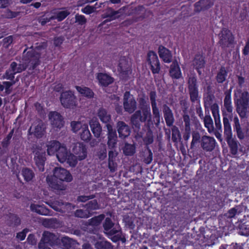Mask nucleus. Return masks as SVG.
<instances>
[{"instance_id": "f257e3e1", "label": "nucleus", "mask_w": 249, "mask_h": 249, "mask_svg": "<svg viewBox=\"0 0 249 249\" xmlns=\"http://www.w3.org/2000/svg\"><path fill=\"white\" fill-rule=\"evenodd\" d=\"M224 99V106L225 108L222 109L223 122L224 125V135L226 141L230 148L231 153L233 155H236L238 153V142L235 138L232 137L231 125L229 119L232 117L233 107L231 105V92L230 91H226L225 92Z\"/></svg>"}, {"instance_id": "f03ea898", "label": "nucleus", "mask_w": 249, "mask_h": 249, "mask_svg": "<svg viewBox=\"0 0 249 249\" xmlns=\"http://www.w3.org/2000/svg\"><path fill=\"white\" fill-rule=\"evenodd\" d=\"M72 177L69 171L61 167H55L53 176H48L46 181L52 191L56 193L59 191L65 190L66 186L63 182H71Z\"/></svg>"}, {"instance_id": "7ed1b4c3", "label": "nucleus", "mask_w": 249, "mask_h": 249, "mask_svg": "<svg viewBox=\"0 0 249 249\" xmlns=\"http://www.w3.org/2000/svg\"><path fill=\"white\" fill-rule=\"evenodd\" d=\"M142 111L138 110L131 116V124L135 131H138L141 127V123L150 121L151 118V109L149 105L143 106Z\"/></svg>"}, {"instance_id": "20e7f679", "label": "nucleus", "mask_w": 249, "mask_h": 249, "mask_svg": "<svg viewBox=\"0 0 249 249\" xmlns=\"http://www.w3.org/2000/svg\"><path fill=\"white\" fill-rule=\"evenodd\" d=\"M160 202L159 206L156 205L155 208L159 209L160 208L161 222L162 227H167V231L166 233L169 234L171 230V202L168 201L166 203L160 202L159 198H156Z\"/></svg>"}, {"instance_id": "39448f33", "label": "nucleus", "mask_w": 249, "mask_h": 249, "mask_svg": "<svg viewBox=\"0 0 249 249\" xmlns=\"http://www.w3.org/2000/svg\"><path fill=\"white\" fill-rule=\"evenodd\" d=\"M40 54L33 47L26 48L23 51L22 60L24 64L29 66V70H34L40 64Z\"/></svg>"}, {"instance_id": "423d86ee", "label": "nucleus", "mask_w": 249, "mask_h": 249, "mask_svg": "<svg viewBox=\"0 0 249 249\" xmlns=\"http://www.w3.org/2000/svg\"><path fill=\"white\" fill-rule=\"evenodd\" d=\"M236 106V110L241 118L247 116L248 112L249 105V93L247 91H244L241 94L239 98L236 100H234Z\"/></svg>"}, {"instance_id": "0eeeda50", "label": "nucleus", "mask_w": 249, "mask_h": 249, "mask_svg": "<svg viewBox=\"0 0 249 249\" xmlns=\"http://www.w3.org/2000/svg\"><path fill=\"white\" fill-rule=\"evenodd\" d=\"M33 153L34 155V160L36 165L39 171L43 172L47 160L45 150L41 146L35 145L33 146Z\"/></svg>"}, {"instance_id": "6e6552de", "label": "nucleus", "mask_w": 249, "mask_h": 249, "mask_svg": "<svg viewBox=\"0 0 249 249\" xmlns=\"http://www.w3.org/2000/svg\"><path fill=\"white\" fill-rule=\"evenodd\" d=\"M188 89L191 102L193 103H199L200 96L199 95L198 85L196 77L193 76L189 78Z\"/></svg>"}, {"instance_id": "1a4fd4ad", "label": "nucleus", "mask_w": 249, "mask_h": 249, "mask_svg": "<svg viewBox=\"0 0 249 249\" xmlns=\"http://www.w3.org/2000/svg\"><path fill=\"white\" fill-rule=\"evenodd\" d=\"M62 105L65 108H73L77 105V99L71 90L63 92L60 98Z\"/></svg>"}, {"instance_id": "9d476101", "label": "nucleus", "mask_w": 249, "mask_h": 249, "mask_svg": "<svg viewBox=\"0 0 249 249\" xmlns=\"http://www.w3.org/2000/svg\"><path fill=\"white\" fill-rule=\"evenodd\" d=\"M219 44L222 48H226L233 44L234 37L231 31L227 28H223L219 34Z\"/></svg>"}, {"instance_id": "9b49d317", "label": "nucleus", "mask_w": 249, "mask_h": 249, "mask_svg": "<svg viewBox=\"0 0 249 249\" xmlns=\"http://www.w3.org/2000/svg\"><path fill=\"white\" fill-rule=\"evenodd\" d=\"M233 122V131L236 133L237 137L239 140H242L246 137H249V124L242 127L237 116L234 117Z\"/></svg>"}, {"instance_id": "f8f14e48", "label": "nucleus", "mask_w": 249, "mask_h": 249, "mask_svg": "<svg viewBox=\"0 0 249 249\" xmlns=\"http://www.w3.org/2000/svg\"><path fill=\"white\" fill-rule=\"evenodd\" d=\"M123 107L125 112L131 114L137 108V102L129 91H125L123 98Z\"/></svg>"}, {"instance_id": "ddd939ff", "label": "nucleus", "mask_w": 249, "mask_h": 249, "mask_svg": "<svg viewBox=\"0 0 249 249\" xmlns=\"http://www.w3.org/2000/svg\"><path fill=\"white\" fill-rule=\"evenodd\" d=\"M147 62L153 74H158L160 71V64L157 53L153 51H149L147 54Z\"/></svg>"}, {"instance_id": "4468645a", "label": "nucleus", "mask_w": 249, "mask_h": 249, "mask_svg": "<svg viewBox=\"0 0 249 249\" xmlns=\"http://www.w3.org/2000/svg\"><path fill=\"white\" fill-rule=\"evenodd\" d=\"M50 206L55 211L62 213H70L75 207L73 204L69 202H64L60 199L55 200L52 202Z\"/></svg>"}, {"instance_id": "2eb2a0df", "label": "nucleus", "mask_w": 249, "mask_h": 249, "mask_svg": "<svg viewBox=\"0 0 249 249\" xmlns=\"http://www.w3.org/2000/svg\"><path fill=\"white\" fill-rule=\"evenodd\" d=\"M117 70L120 76L124 79H127L132 72L131 66L126 58L124 57L120 58L117 66Z\"/></svg>"}, {"instance_id": "dca6fc26", "label": "nucleus", "mask_w": 249, "mask_h": 249, "mask_svg": "<svg viewBox=\"0 0 249 249\" xmlns=\"http://www.w3.org/2000/svg\"><path fill=\"white\" fill-rule=\"evenodd\" d=\"M60 242V239L56 235L48 231H45L43 232L39 242L40 246L44 244L52 247L58 245Z\"/></svg>"}, {"instance_id": "f3484780", "label": "nucleus", "mask_w": 249, "mask_h": 249, "mask_svg": "<svg viewBox=\"0 0 249 249\" xmlns=\"http://www.w3.org/2000/svg\"><path fill=\"white\" fill-rule=\"evenodd\" d=\"M107 131V144L110 149H115L117 147L118 137L116 130L113 128L112 124L106 125Z\"/></svg>"}, {"instance_id": "a211bd4d", "label": "nucleus", "mask_w": 249, "mask_h": 249, "mask_svg": "<svg viewBox=\"0 0 249 249\" xmlns=\"http://www.w3.org/2000/svg\"><path fill=\"white\" fill-rule=\"evenodd\" d=\"M149 97L152 108L153 121L156 125H158L160 123V116L159 109L157 106L156 91H151L149 93Z\"/></svg>"}, {"instance_id": "6ab92c4d", "label": "nucleus", "mask_w": 249, "mask_h": 249, "mask_svg": "<svg viewBox=\"0 0 249 249\" xmlns=\"http://www.w3.org/2000/svg\"><path fill=\"white\" fill-rule=\"evenodd\" d=\"M96 78L98 80V85L102 88L107 87L114 81V78L110 74L104 72L97 73Z\"/></svg>"}, {"instance_id": "aec40b11", "label": "nucleus", "mask_w": 249, "mask_h": 249, "mask_svg": "<svg viewBox=\"0 0 249 249\" xmlns=\"http://www.w3.org/2000/svg\"><path fill=\"white\" fill-rule=\"evenodd\" d=\"M49 118L53 128L60 129L64 125V121L61 114L56 111H51L49 114Z\"/></svg>"}, {"instance_id": "412c9836", "label": "nucleus", "mask_w": 249, "mask_h": 249, "mask_svg": "<svg viewBox=\"0 0 249 249\" xmlns=\"http://www.w3.org/2000/svg\"><path fill=\"white\" fill-rule=\"evenodd\" d=\"M216 141L213 137L204 135L201 137V147L205 151H212L215 148Z\"/></svg>"}, {"instance_id": "4be33fe9", "label": "nucleus", "mask_w": 249, "mask_h": 249, "mask_svg": "<svg viewBox=\"0 0 249 249\" xmlns=\"http://www.w3.org/2000/svg\"><path fill=\"white\" fill-rule=\"evenodd\" d=\"M72 152L79 160H82L87 157V148L85 144L82 142H77L72 148Z\"/></svg>"}, {"instance_id": "5701e85b", "label": "nucleus", "mask_w": 249, "mask_h": 249, "mask_svg": "<svg viewBox=\"0 0 249 249\" xmlns=\"http://www.w3.org/2000/svg\"><path fill=\"white\" fill-rule=\"evenodd\" d=\"M97 116L100 121L106 124V125L111 124V115L107 109L103 107H100L97 111Z\"/></svg>"}, {"instance_id": "b1692460", "label": "nucleus", "mask_w": 249, "mask_h": 249, "mask_svg": "<svg viewBox=\"0 0 249 249\" xmlns=\"http://www.w3.org/2000/svg\"><path fill=\"white\" fill-rule=\"evenodd\" d=\"M117 129L119 134V137L124 139L127 137L130 134L131 129L130 127L123 121H119L117 123Z\"/></svg>"}, {"instance_id": "393cba45", "label": "nucleus", "mask_w": 249, "mask_h": 249, "mask_svg": "<svg viewBox=\"0 0 249 249\" xmlns=\"http://www.w3.org/2000/svg\"><path fill=\"white\" fill-rule=\"evenodd\" d=\"M205 57L202 54L197 53L195 55L193 61V65L198 75H200L202 74L201 69L205 67Z\"/></svg>"}, {"instance_id": "a878e982", "label": "nucleus", "mask_w": 249, "mask_h": 249, "mask_svg": "<svg viewBox=\"0 0 249 249\" xmlns=\"http://www.w3.org/2000/svg\"><path fill=\"white\" fill-rule=\"evenodd\" d=\"M211 109L214 120L216 131H220V132H221L222 125L220 121L218 105L214 103L212 107H211Z\"/></svg>"}, {"instance_id": "bb28decb", "label": "nucleus", "mask_w": 249, "mask_h": 249, "mask_svg": "<svg viewBox=\"0 0 249 249\" xmlns=\"http://www.w3.org/2000/svg\"><path fill=\"white\" fill-rule=\"evenodd\" d=\"M211 0H199L194 4V10L200 12L209 9L213 5Z\"/></svg>"}, {"instance_id": "cd10ccee", "label": "nucleus", "mask_w": 249, "mask_h": 249, "mask_svg": "<svg viewBox=\"0 0 249 249\" xmlns=\"http://www.w3.org/2000/svg\"><path fill=\"white\" fill-rule=\"evenodd\" d=\"M75 88L82 96L88 99H92L94 96V92L89 87L83 86H76Z\"/></svg>"}, {"instance_id": "c85d7f7f", "label": "nucleus", "mask_w": 249, "mask_h": 249, "mask_svg": "<svg viewBox=\"0 0 249 249\" xmlns=\"http://www.w3.org/2000/svg\"><path fill=\"white\" fill-rule=\"evenodd\" d=\"M89 124L94 137L99 138L102 131V127L98 121L92 119L90 120Z\"/></svg>"}, {"instance_id": "c756f323", "label": "nucleus", "mask_w": 249, "mask_h": 249, "mask_svg": "<svg viewBox=\"0 0 249 249\" xmlns=\"http://www.w3.org/2000/svg\"><path fill=\"white\" fill-rule=\"evenodd\" d=\"M61 145V143L57 141H52L48 142L47 144L48 154L50 156L56 154L58 149Z\"/></svg>"}, {"instance_id": "7c9ffc66", "label": "nucleus", "mask_w": 249, "mask_h": 249, "mask_svg": "<svg viewBox=\"0 0 249 249\" xmlns=\"http://www.w3.org/2000/svg\"><path fill=\"white\" fill-rule=\"evenodd\" d=\"M70 153L71 151L67 149L66 146L62 145L60 148L58 149L56 156L59 162L64 163L67 160V158Z\"/></svg>"}, {"instance_id": "2f4dec72", "label": "nucleus", "mask_w": 249, "mask_h": 249, "mask_svg": "<svg viewBox=\"0 0 249 249\" xmlns=\"http://www.w3.org/2000/svg\"><path fill=\"white\" fill-rule=\"evenodd\" d=\"M159 54L160 58L165 62L169 63L171 62V55L170 54V51L162 45L159 47Z\"/></svg>"}, {"instance_id": "473e14b6", "label": "nucleus", "mask_w": 249, "mask_h": 249, "mask_svg": "<svg viewBox=\"0 0 249 249\" xmlns=\"http://www.w3.org/2000/svg\"><path fill=\"white\" fill-rule=\"evenodd\" d=\"M228 73L227 69L224 66H221L218 71L215 77L216 82L218 84L223 83L226 80Z\"/></svg>"}, {"instance_id": "72a5a7b5", "label": "nucleus", "mask_w": 249, "mask_h": 249, "mask_svg": "<svg viewBox=\"0 0 249 249\" xmlns=\"http://www.w3.org/2000/svg\"><path fill=\"white\" fill-rule=\"evenodd\" d=\"M246 207L244 205H237L234 207L230 209L225 215L228 218H231L234 217L236 215H239L245 210Z\"/></svg>"}, {"instance_id": "f704fd0d", "label": "nucleus", "mask_w": 249, "mask_h": 249, "mask_svg": "<svg viewBox=\"0 0 249 249\" xmlns=\"http://www.w3.org/2000/svg\"><path fill=\"white\" fill-rule=\"evenodd\" d=\"M30 209L32 212H36L41 215H47L50 213V210L44 206L31 204Z\"/></svg>"}, {"instance_id": "c9c22d12", "label": "nucleus", "mask_w": 249, "mask_h": 249, "mask_svg": "<svg viewBox=\"0 0 249 249\" xmlns=\"http://www.w3.org/2000/svg\"><path fill=\"white\" fill-rule=\"evenodd\" d=\"M94 245L96 249H114L113 245L110 242L104 239L97 240Z\"/></svg>"}, {"instance_id": "e433bc0d", "label": "nucleus", "mask_w": 249, "mask_h": 249, "mask_svg": "<svg viewBox=\"0 0 249 249\" xmlns=\"http://www.w3.org/2000/svg\"><path fill=\"white\" fill-rule=\"evenodd\" d=\"M192 135V140L191 142L190 149L194 150L198 146L199 143H201V138L200 133L197 131H193Z\"/></svg>"}, {"instance_id": "4c0bfd02", "label": "nucleus", "mask_w": 249, "mask_h": 249, "mask_svg": "<svg viewBox=\"0 0 249 249\" xmlns=\"http://www.w3.org/2000/svg\"><path fill=\"white\" fill-rule=\"evenodd\" d=\"M80 138L85 142H89L91 138V134L89 130V126L87 124H84V127L79 132Z\"/></svg>"}, {"instance_id": "58836bf2", "label": "nucleus", "mask_w": 249, "mask_h": 249, "mask_svg": "<svg viewBox=\"0 0 249 249\" xmlns=\"http://www.w3.org/2000/svg\"><path fill=\"white\" fill-rule=\"evenodd\" d=\"M21 175L24 180L26 182L32 180L35 177L34 171L31 169L27 167L23 168L21 170Z\"/></svg>"}, {"instance_id": "ea45409f", "label": "nucleus", "mask_w": 249, "mask_h": 249, "mask_svg": "<svg viewBox=\"0 0 249 249\" xmlns=\"http://www.w3.org/2000/svg\"><path fill=\"white\" fill-rule=\"evenodd\" d=\"M45 127L44 123L40 121L38 124L35 126L34 131L33 132L34 136L38 138H41L44 135Z\"/></svg>"}, {"instance_id": "a19ab883", "label": "nucleus", "mask_w": 249, "mask_h": 249, "mask_svg": "<svg viewBox=\"0 0 249 249\" xmlns=\"http://www.w3.org/2000/svg\"><path fill=\"white\" fill-rule=\"evenodd\" d=\"M181 76V70L177 61H172V79H179Z\"/></svg>"}, {"instance_id": "79ce46f5", "label": "nucleus", "mask_w": 249, "mask_h": 249, "mask_svg": "<svg viewBox=\"0 0 249 249\" xmlns=\"http://www.w3.org/2000/svg\"><path fill=\"white\" fill-rule=\"evenodd\" d=\"M84 207L89 212L92 213L93 211L100 209V205L96 199H93L87 203Z\"/></svg>"}, {"instance_id": "37998d69", "label": "nucleus", "mask_w": 249, "mask_h": 249, "mask_svg": "<svg viewBox=\"0 0 249 249\" xmlns=\"http://www.w3.org/2000/svg\"><path fill=\"white\" fill-rule=\"evenodd\" d=\"M119 13L118 11H115L111 8H108L106 12L102 15V17L103 18H108L116 19L119 17V16L118 15Z\"/></svg>"}, {"instance_id": "c03bdc74", "label": "nucleus", "mask_w": 249, "mask_h": 249, "mask_svg": "<svg viewBox=\"0 0 249 249\" xmlns=\"http://www.w3.org/2000/svg\"><path fill=\"white\" fill-rule=\"evenodd\" d=\"M205 127L207 128L209 133H212L214 131L213 121L210 115H205L204 119Z\"/></svg>"}, {"instance_id": "a18cd8bd", "label": "nucleus", "mask_w": 249, "mask_h": 249, "mask_svg": "<svg viewBox=\"0 0 249 249\" xmlns=\"http://www.w3.org/2000/svg\"><path fill=\"white\" fill-rule=\"evenodd\" d=\"M61 242L63 249H70L74 244L75 241L68 236H64L62 238Z\"/></svg>"}, {"instance_id": "49530a36", "label": "nucleus", "mask_w": 249, "mask_h": 249, "mask_svg": "<svg viewBox=\"0 0 249 249\" xmlns=\"http://www.w3.org/2000/svg\"><path fill=\"white\" fill-rule=\"evenodd\" d=\"M105 217V216L104 214H101L98 216H95L89 220V225L92 226H98L104 220Z\"/></svg>"}, {"instance_id": "de8ad7c7", "label": "nucleus", "mask_w": 249, "mask_h": 249, "mask_svg": "<svg viewBox=\"0 0 249 249\" xmlns=\"http://www.w3.org/2000/svg\"><path fill=\"white\" fill-rule=\"evenodd\" d=\"M214 99V96L213 94L211 92H208L206 95L204 96V104L205 107L212 106L213 101Z\"/></svg>"}, {"instance_id": "09e8293b", "label": "nucleus", "mask_w": 249, "mask_h": 249, "mask_svg": "<svg viewBox=\"0 0 249 249\" xmlns=\"http://www.w3.org/2000/svg\"><path fill=\"white\" fill-rule=\"evenodd\" d=\"M163 111L167 125L171 126V110L168 107L165 106L164 107Z\"/></svg>"}, {"instance_id": "8fccbe9b", "label": "nucleus", "mask_w": 249, "mask_h": 249, "mask_svg": "<svg viewBox=\"0 0 249 249\" xmlns=\"http://www.w3.org/2000/svg\"><path fill=\"white\" fill-rule=\"evenodd\" d=\"M78 159L74 154L70 153L67 158L66 162L71 167H74L77 164Z\"/></svg>"}, {"instance_id": "3c124183", "label": "nucleus", "mask_w": 249, "mask_h": 249, "mask_svg": "<svg viewBox=\"0 0 249 249\" xmlns=\"http://www.w3.org/2000/svg\"><path fill=\"white\" fill-rule=\"evenodd\" d=\"M174 122V119L173 117V115L172 114V124ZM181 139V135L179 133L178 129L174 125L172 124V141L173 142H177L178 139L180 140Z\"/></svg>"}, {"instance_id": "603ef678", "label": "nucleus", "mask_w": 249, "mask_h": 249, "mask_svg": "<svg viewBox=\"0 0 249 249\" xmlns=\"http://www.w3.org/2000/svg\"><path fill=\"white\" fill-rule=\"evenodd\" d=\"M123 152L126 156H132L135 152V147L132 144L126 143L123 149Z\"/></svg>"}, {"instance_id": "864d4df0", "label": "nucleus", "mask_w": 249, "mask_h": 249, "mask_svg": "<svg viewBox=\"0 0 249 249\" xmlns=\"http://www.w3.org/2000/svg\"><path fill=\"white\" fill-rule=\"evenodd\" d=\"M91 215L92 213L89 212L86 209V210L78 209L74 213V215L80 218H88Z\"/></svg>"}, {"instance_id": "5fc2aeb1", "label": "nucleus", "mask_w": 249, "mask_h": 249, "mask_svg": "<svg viewBox=\"0 0 249 249\" xmlns=\"http://www.w3.org/2000/svg\"><path fill=\"white\" fill-rule=\"evenodd\" d=\"M72 130L74 133L80 132L84 127V124L80 122L73 121L71 123Z\"/></svg>"}, {"instance_id": "6e6d98bb", "label": "nucleus", "mask_w": 249, "mask_h": 249, "mask_svg": "<svg viewBox=\"0 0 249 249\" xmlns=\"http://www.w3.org/2000/svg\"><path fill=\"white\" fill-rule=\"evenodd\" d=\"M239 228L245 230L249 228V214L244 215V218L240 220Z\"/></svg>"}, {"instance_id": "4d7b16f0", "label": "nucleus", "mask_w": 249, "mask_h": 249, "mask_svg": "<svg viewBox=\"0 0 249 249\" xmlns=\"http://www.w3.org/2000/svg\"><path fill=\"white\" fill-rule=\"evenodd\" d=\"M16 83V80H13V81H3L2 85L4 87L5 89V93L6 94H9L12 92V89L11 87L15 85Z\"/></svg>"}, {"instance_id": "13d9d810", "label": "nucleus", "mask_w": 249, "mask_h": 249, "mask_svg": "<svg viewBox=\"0 0 249 249\" xmlns=\"http://www.w3.org/2000/svg\"><path fill=\"white\" fill-rule=\"evenodd\" d=\"M143 161L146 164H150L153 160V153L151 150L148 149L144 152Z\"/></svg>"}, {"instance_id": "bf43d9fd", "label": "nucleus", "mask_w": 249, "mask_h": 249, "mask_svg": "<svg viewBox=\"0 0 249 249\" xmlns=\"http://www.w3.org/2000/svg\"><path fill=\"white\" fill-rule=\"evenodd\" d=\"M9 218L11 223L14 224L15 226H18L21 223V220L20 218L16 214L10 213L9 214Z\"/></svg>"}, {"instance_id": "052dcab7", "label": "nucleus", "mask_w": 249, "mask_h": 249, "mask_svg": "<svg viewBox=\"0 0 249 249\" xmlns=\"http://www.w3.org/2000/svg\"><path fill=\"white\" fill-rule=\"evenodd\" d=\"M70 14V12L68 10L59 11L56 13V18L58 21H61Z\"/></svg>"}, {"instance_id": "680f3d73", "label": "nucleus", "mask_w": 249, "mask_h": 249, "mask_svg": "<svg viewBox=\"0 0 249 249\" xmlns=\"http://www.w3.org/2000/svg\"><path fill=\"white\" fill-rule=\"evenodd\" d=\"M14 129H12L6 137L3 140L2 142V146L3 147L6 148L10 143V141L13 135Z\"/></svg>"}, {"instance_id": "e2e57ef3", "label": "nucleus", "mask_w": 249, "mask_h": 249, "mask_svg": "<svg viewBox=\"0 0 249 249\" xmlns=\"http://www.w3.org/2000/svg\"><path fill=\"white\" fill-rule=\"evenodd\" d=\"M114 225V223L110 218H106L103 224V228L105 231V232H107L111 229H112Z\"/></svg>"}, {"instance_id": "0e129e2a", "label": "nucleus", "mask_w": 249, "mask_h": 249, "mask_svg": "<svg viewBox=\"0 0 249 249\" xmlns=\"http://www.w3.org/2000/svg\"><path fill=\"white\" fill-rule=\"evenodd\" d=\"M97 156L99 159L102 160L107 157V151L106 145H103L97 152Z\"/></svg>"}, {"instance_id": "69168bd1", "label": "nucleus", "mask_w": 249, "mask_h": 249, "mask_svg": "<svg viewBox=\"0 0 249 249\" xmlns=\"http://www.w3.org/2000/svg\"><path fill=\"white\" fill-rule=\"evenodd\" d=\"M19 15V12L12 11L8 9L4 12L3 16L6 18H13Z\"/></svg>"}, {"instance_id": "338daca9", "label": "nucleus", "mask_w": 249, "mask_h": 249, "mask_svg": "<svg viewBox=\"0 0 249 249\" xmlns=\"http://www.w3.org/2000/svg\"><path fill=\"white\" fill-rule=\"evenodd\" d=\"M16 72H13L9 69L7 70L3 75V78L13 81L15 79Z\"/></svg>"}, {"instance_id": "774afa93", "label": "nucleus", "mask_w": 249, "mask_h": 249, "mask_svg": "<svg viewBox=\"0 0 249 249\" xmlns=\"http://www.w3.org/2000/svg\"><path fill=\"white\" fill-rule=\"evenodd\" d=\"M116 160H108V167L111 173L115 172L117 169V163Z\"/></svg>"}]
</instances>
